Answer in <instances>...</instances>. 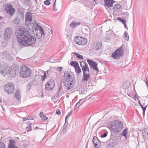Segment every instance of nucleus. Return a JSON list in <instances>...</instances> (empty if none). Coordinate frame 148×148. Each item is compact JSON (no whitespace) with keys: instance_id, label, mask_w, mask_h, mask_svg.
I'll use <instances>...</instances> for the list:
<instances>
[{"instance_id":"nucleus-1","label":"nucleus","mask_w":148,"mask_h":148,"mask_svg":"<svg viewBox=\"0 0 148 148\" xmlns=\"http://www.w3.org/2000/svg\"><path fill=\"white\" fill-rule=\"evenodd\" d=\"M16 34L17 41L21 46H31L35 42L36 40V37L32 36L27 29L25 27L20 28Z\"/></svg>"},{"instance_id":"nucleus-2","label":"nucleus","mask_w":148,"mask_h":148,"mask_svg":"<svg viewBox=\"0 0 148 148\" xmlns=\"http://www.w3.org/2000/svg\"><path fill=\"white\" fill-rule=\"evenodd\" d=\"M63 77L64 80L63 81L64 85L69 90L73 88L76 83L75 77L73 74H71L67 71L64 73Z\"/></svg>"},{"instance_id":"nucleus-3","label":"nucleus","mask_w":148,"mask_h":148,"mask_svg":"<svg viewBox=\"0 0 148 148\" xmlns=\"http://www.w3.org/2000/svg\"><path fill=\"white\" fill-rule=\"evenodd\" d=\"M108 126L110 130L115 133L120 132L123 128V123L118 120H114L109 122Z\"/></svg>"},{"instance_id":"nucleus-4","label":"nucleus","mask_w":148,"mask_h":148,"mask_svg":"<svg viewBox=\"0 0 148 148\" xmlns=\"http://www.w3.org/2000/svg\"><path fill=\"white\" fill-rule=\"evenodd\" d=\"M13 66L10 68H4L3 70L5 73L6 74H8L12 77H15L16 75L18 74L19 72V67L17 66Z\"/></svg>"},{"instance_id":"nucleus-5","label":"nucleus","mask_w":148,"mask_h":148,"mask_svg":"<svg viewBox=\"0 0 148 148\" xmlns=\"http://www.w3.org/2000/svg\"><path fill=\"white\" fill-rule=\"evenodd\" d=\"M31 73V70L28 66L25 65L22 66L20 72L21 77L25 78H27L30 76Z\"/></svg>"},{"instance_id":"nucleus-6","label":"nucleus","mask_w":148,"mask_h":148,"mask_svg":"<svg viewBox=\"0 0 148 148\" xmlns=\"http://www.w3.org/2000/svg\"><path fill=\"white\" fill-rule=\"evenodd\" d=\"M124 50L122 46H121L119 48L117 49L112 54L111 57L113 58L117 59L121 56H123Z\"/></svg>"},{"instance_id":"nucleus-7","label":"nucleus","mask_w":148,"mask_h":148,"mask_svg":"<svg viewBox=\"0 0 148 148\" xmlns=\"http://www.w3.org/2000/svg\"><path fill=\"white\" fill-rule=\"evenodd\" d=\"M4 88L8 94H12L14 91V85L13 83L9 82L4 85Z\"/></svg>"},{"instance_id":"nucleus-8","label":"nucleus","mask_w":148,"mask_h":148,"mask_svg":"<svg viewBox=\"0 0 148 148\" xmlns=\"http://www.w3.org/2000/svg\"><path fill=\"white\" fill-rule=\"evenodd\" d=\"M74 40L76 43L80 45H85L87 43V39L83 37L76 36L74 37Z\"/></svg>"},{"instance_id":"nucleus-9","label":"nucleus","mask_w":148,"mask_h":148,"mask_svg":"<svg viewBox=\"0 0 148 148\" xmlns=\"http://www.w3.org/2000/svg\"><path fill=\"white\" fill-rule=\"evenodd\" d=\"M88 66V64H86V65L81 68L83 71V77L82 81L84 82H87L90 78V75L87 74L86 71Z\"/></svg>"},{"instance_id":"nucleus-10","label":"nucleus","mask_w":148,"mask_h":148,"mask_svg":"<svg viewBox=\"0 0 148 148\" xmlns=\"http://www.w3.org/2000/svg\"><path fill=\"white\" fill-rule=\"evenodd\" d=\"M32 22V14L30 12H28L25 14V25L27 27L31 26Z\"/></svg>"},{"instance_id":"nucleus-11","label":"nucleus","mask_w":148,"mask_h":148,"mask_svg":"<svg viewBox=\"0 0 148 148\" xmlns=\"http://www.w3.org/2000/svg\"><path fill=\"white\" fill-rule=\"evenodd\" d=\"M13 34V30L10 27H8L4 31L3 38L5 40L10 39Z\"/></svg>"},{"instance_id":"nucleus-12","label":"nucleus","mask_w":148,"mask_h":148,"mask_svg":"<svg viewBox=\"0 0 148 148\" xmlns=\"http://www.w3.org/2000/svg\"><path fill=\"white\" fill-rule=\"evenodd\" d=\"M55 84V82L54 80L49 79L45 84V89L48 90H51L54 88Z\"/></svg>"},{"instance_id":"nucleus-13","label":"nucleus","mask_w":148,"mask_h":148,"mask_svg":"<svg viewBox=\"0 0 148 148\" xmlns=\"http://www.w3.org/2000/svg\"><path fill=\"white\" fill-rule=\"evenodd\" d=\"M87 61L91 68H92L93 70L97 72L99 71L98 68L97 67V62L93 61L90 59H88Z\"/></svg>"},{"instance_id":"nucleus-14","label":"nucleus","mask_w":148,"mask_h":148,"mask_svg":"<svg viewBox=\"0 0 148 148\" xmlns=\"http://www.w3.org/2000/svg\"><path fill=\"white\" fill-rule=\"evenodd\" d=\"M104 6L108 8L112 7L113 4L115 2L113 0H104Z\"/></svg>"},{"instance_id":"nucleus-15","label":"nucleus","mask_w":148,"mask_h":148,"mask_svg":"<svg viewBox=\"0 0 148 148\" xmlns=\"http://www.w3.org/2000/svg\"><path fill=\"white\" fill-rule=\"evenodd\" d=\"M92 142L96 148H99L97 146H99L101 145L100 141L96 136H94L92 139Z\"/></svg>"},{"instance_id":"nucleus-16","label":"nucleus","mask_w":148,"mask_h":148,"mask_svg":"<svg viewBox=\"0 0 148 148\" xmlns=\"http://www.w3.org/2000/svg\"><path fill=\"white\" fill-rule=\"evenodd\" d=\"M64 93L63 90L62 88V83L61 82L59 86V88L58 92L57 94L56 93L55 95L56 97H58L59 96H60Z\"/></svg>"},{"instance_id":"nucleus-17","label":"nucleus","mask_w":148,"mask_h":148,"mask_svg":"<svg viewBox=\"0 0 148 148\" xmlns=\"http://www.w3.org/2000/svg\"><path fill=\"white\" fill-rule=\"evenodd\" d=\"M9 141V143L7 148H18L14 145L16 142L15 140L13 139H10Z\"/></svg>"},{"instance_id":"nucleus-18","label":"nucleus","mask_w":148,"mask_h":148,"mask_svg":"<svg viewBox=\"0 0 148 148\" xmlns=\"http://www.w3.org/2000/svg\"><path fill=\"white\" fill-rule=\"evenodd\" d=\"M142 134L143 138L147 140L148 139V129L145 128L142 131Z\"/></svg>"},{"instance_id":"nucleus-19","label":"nucleus","mask_w":148,"mask_h":148,"mask_svg":"<svg viewBox=\"0 0 148 148\" xmlns=\"http://www.w3.org/2000/svg\"><path fill=\"white\" fill-rule=\"evenodd\" d=\"M36 24H34L32 23V29H34V30L35 32H37V31H38L40 29V27H41V26L39 25L38 24L36 23V21H35Z\"/></svg>"},{"instance_id":"nucleus-20","label":"nucleus","mask_w":148,"mask_h":148,"mask_svg":"<svg viewBox=\"0 0 148 148\" xmlns=\"http://www.w3.org/2000/svg\"><path fill=\"white\" fill-rule=\"evenodd\" d=\"M102 43L101 42H97L95 46H94V49L97 51L99 50L101 48Z\"/></svg>"},{"instance_id":"nucleus-21","label":"nucleus","mask_w":148,"mask_h":148,"mask_svg":"<svg viewBox=\"0 0 148 148\" xmlns=\"http://www.w3.org/2000/svg\"><path fill=\"white\" fill-rule=\"evenodd\" d=\"M81 24V23L80 22H78L77 23H76L75 21H72V23L70 25V27L72 28L76 27L77 26L80 25Z\"/></svg>"},{"instance_id":"nucleus-22","label":"nucleus","mask_w":148,"mask_h":148,"mask_svg":"<svg viewBox=\"0 0 148 148\" xmlns=\"http://www.w3.org/2000/svg\"><path fill=\"white\" fill-rule=\"evenodd\" d=\"M14 95L16 99L18 100L20 99L21 97V90L20 89H18Z\"/></svg>"},{"instance_id":"nucleus-23","label":"nucleus","mask_w":148,"mask_h":148,"mask_svg":"<svg viewBox=\"0 0 148 148\" xmlns=\"http://www.w3.org/2000/svg\"><path fill=\"white\" fill-rule=\"evenodd\" d=\"M4 9L6 12L12 7V5L10 3H6L4 5Z\"/></svg>"},{"instance_id":"nucleus-24","label":"nucleus","mask_w":148,"mask_h":148,"mask_svg":"<svg viewBox=\"0 0 148 148\" xmlns=\"http://www.w3.org/2000/svg\"><path fill=\"white\" fill-rule=\"evenodd\" d=\"M122 9V5L119 4H116L114 5L112 8L113 10L114 11L116 10L121 9Z\"/></svg>"},{"instance_id":"nucleus-25","label":"nucleus","mask_w":148,"mask_h":148,"mask_svg":"<svg viewBox=\"0 0 148 148\" xmlns=\"http://www.w3.org/2000/svg\"><path fill=\"white\" fill-rule=\"evenodd\" d=\"M13 23L14 24L18 25L21 23V19L18 17H17L13 21Z\"/></svg>"},{"instance_id":"nucleus-26","label":"nucleus","mask_w":148,"mask_h":148,"mask_svg":"<svg viewBox=\"0 0 148 148\" xmlns=\"http://www.w3.org/2000/svg\"><path fill=\"white\" fill-rule=\"evenodd\" d=\"M70 64L74 68L79 66V65L78 62L76 61H71L70 63Z\"/></svg>"},{"instance_id":"nucleus-27","label":"nucleus","mask_w":148,"mask_h":148,"mask_svg":"<svg viewBox=\"0 0 148 148\" xmlns=\"http://www.w3.org/2000/svg\"><path fill=\"white\" fill-rule=\"evenodd\" d=\"M27 123L28 125L27 126L26 128H29V129L27 131V132L32 131V125H33V126H34L33 124L31 123H29V122H28Z\"/></svg>"},{"instance_id":"nucleus-28","label":"nucleus","mask_w":148,"mask_h":148,"mask_svg":"<svg viewBox=\"0 0 148 148\" xmlns=\"http://www.w3.org/2000/svg\"><path fill=\"white\" fill-rule=\"evenodd\" d=\"M15 11V10L12 7V8H11L9 10H8L6 12L8 13H9L10 15L12 16L14 13Z\"/></svg>"},{"instance_id":"nucleus-29","label":"nucleus","mask_w":148,"mask_h":148,"mask_svg":"<svg viewBox=\"0 0 148 148\" xmlns=\"http://www.w3.org/2000/svg\"><path fill=\"white\" fill-rule=\"evenodd\" d=\"M128 129L127 128H125L122 132L121 133V135L123 136H124L125 138L126 139H127V130Z\"/></svg>"},{"instance_id":"nucleus-30","label":"nucleus","mask_w":148,"mask_h":148,"mask_svg":"<svg viewBox=\"0 0 148 148\" xmlns=\"http://www.w3.org/2000/svg\"><path fill=\"white\" fill-rule=\"evenodd\" d=\"M40 29L39 33H40L39 35V37H38V39L40 38L42 36H44L45 35L44 32L43 28L42 27H40Z\"/></svg>"},{"instance_id":"nucleus-31","label":"nucleus","mask_w":148,"mask_h":148,"mask_svg":"<svg viewBox=\"0 0 148 148\" xmlns=\"http://www.w3.org/2000/svg\"><path fill=\"white\" fill-rule=\"evenodd\" d=\"M32 86H36L38 84L37 81L35 79H33L32 81L29 82Z\"/></svg>"},{"instance_id":"nucleus-32","label":"nucleus","mask_w":148,"mask_h":148,"mask_svg":"<svg viewBox=\"0 0 148 148\" xmlns=\"http://www.w3.org/2000/svg\"><path fill=\"white\" fill-rule=\"evenodd\" d=\"M73 54L79 60H83L84 59L83 56L78 53L75 52L73 53Z\"/></svg>"},{"instance_id":"nucleus-33","label":"nucleus","mask_w":148,"mask_h":148,"mask_svg":"<svg viewBox=\"0 0 148 148\" xmlns=\"http://www.w3.org/2000/svg\"><path fill=\"white\" fill-rule=\"evenodd\" d=\"M110 143L111 144H112V145H113V146L114 147L115 145H117L118 143V142L117 140L116 139H114V140H112L111 141L110 140Z\"/></svg>"},{"instance_id":"nucleus-34","label":"nucleus","mask_w":148,"mask_h":148,"mask_svg":"<svg viewBox=\"0 0 148 148\" xmlns=\"http://www.w3.org/2000/svg\"><path fill=\"white\" fill-rule=\"evenodd\" d=\"M117 18L118 20L122 22L123 24H125L126 22V20H125L124 18L119 17H117Z\"/></svg>"},{"instance_id":"nucleus-35","label":"nucleus","mask_w":148,"mask_h":148,"mask_svg":"<svg viewBox=\"0 0 148 148\" xmlns=\"http://www.w3.org/2000/svg\"><path fill=\"white\" fill-rule=\"evenodd\" d=\"M124 38L126 40H129V36L128 35L127 32L126 31H125L124 33Z\"/></svg>"},{"instance_id":"nucleus-36","label":"nucleus","mask_w":148,"mask_h":148,"mask_svg":"<svg viewBox=\"0 0 148 148\" xmlns=\"http://www.w3.org/2000/svg\"><path fill=\"white\" fill-rule=\"evenodd\" d=\"M75 69V72L77 73H80L82 71L81 70L79 66H77V67H76Z\"/></svg>"},{"instance_id":"nucleus-37","label":"nucleus","mask_w":148,"mask_h":148,"mask_svg":"<svg viewBox=\"0 0 148 148\" xmlns=\"http://www.w3.org/2000/svg\"><path fill=\"white\" fill-rule=\"evenodd\" d=\"M42 72L44 73V75H43L41 76V79L42 81H45V78L47 77V74L46 73H45L44 71H42Z\"/></svg>"},{"instance_id":"nucleus-38","label":"nucleus","mask_w":148,"mask_h":148,"mask_svg":"<svg viewBox=\"0 0 148 148\" xmlns=\"http://www.w3.org/2000/svg\"><path fill=\"white\" fill-rule=\"evenodd\" d=\"M32 86V85L29 82L26 86V89L27 90V92H28V91L30 90Z\"/></svg>"},{"instance_id":"nucleus-39","label":"nucleus","mask_w":148,"mask_h":148,"mask_svg":"<svg viewBox=\"0 0 148 148\" xmlns=\"http://www.w3.org/2000/svg\"><path fill=\"white\" fill-rule=\"evenodd\" d=\"M81 103H79V102H78L75 105V106L74 107V109L75 110L77 109L81 105Z\"/></svg>"},{"instance_id":"nucleus-40","label":"nucleus","mask_w":148,"mask_h":148,"mask_svg":"<svg viewBox=\"0 0 148 148\" xmlns=\"http://www.w3.org/2000/svg\"><path fill=\"white\" fill-rule=\"evenodd\" d=\"M86 64H87L84 61H82L80 62V65L81 67L82 68L83 66L86 65Z\"/></svg>"},{"instance_id":"nucleus-41","label":"nucleus","mask_w":148,"mask_h":148,"mask_svg":"<svg viewBox=\"0 0 148 148\" xmlns=\"http://www.w3.org/2000/svg\"><path fill=\"white\" fill-rule=\"evenodd\" d=\"M114 146L112 145V144L110 143L108 144L107 145V148H112Z\"/></svg>"},{"instance_id":"nucleus-42","label":"nucleus","mask_w":148,"mask_h":148,"mask_svg":"<svg viewBox=\"0 0 148 148\" xmlns=\"http://www.w3.org/2000/svg\"><path fill=\"white\" fill-rule=\"evenodd\" d=\"M36 117L35 116H28L27 117V119L29 120H34L35 119Z\"/></svg>"},{"instance_id":"nucleus-43","label":"nucleus","mask_w":148,"mask_h":148,"mask_svg":"<svg viewBox=\"0 0 148 148\" xmlns=\"http://www.w3.org/2000/svg\"><path fill=\"white\" fill-rule=\"evenodd\" d=\"M44 3L45 5H48L50 4V2L49 0H47L44 1Z\"/></svg>"},{"instance_id":"nucleus-44","label":"nucleus","mask_w":148,"mask_h":148,"mask_svg":"<svg viewBox=\"0 0 148 148\" xmlns=\"http://www.w3.org/2000/svg\"><path fill=\"white\" fill-rule=\"evenodd\" d=\"M56 0H55V1L54 2V3L53 4V10L55 11H57V10L56 8Z\"/></svg>"},{"instance_id":"nucleus-45","label":"nucleus","mask_w":148,"mask_h":148,"mask_svg":"<svg viewBox=\"0 0 148 148\" xmlns=\"http://www.w3.org/2000/svg\"><path fill=\"white\" fill-rule=\"evenodd\" d=\"M72 111H70V112H69L67 114V115H66V117H65V119H67V118L68 117H69L71 115V114H72Z\"/></svg>"},{"instance_id":"nucleus-46","label":"nucleus","mask_w":148,"mask_h":148,"mask_svg":"<svg viewBox=\"0 0 148 148\" xmlns=\"http://www.w3.org/2000/svg\"><path fill=\"white\" fill-rule=\"evenodd\" d=\"M0 148H5V145L2 142H0Z\"/></svg>"},{"instance_id":"nucleus-47","label":"nucleus","mask_w":148,"mask_h":148,"mask_svg":"<svg viewBox=\"0 0 148 148\" xmlns=\"http://www.w3.org/2000/svg\"><path fill=\"white\" fill-rule=\"evenodd\" d=\"M107 136V133L106 132H105L104 133H103V134L101 135V137L102 138H103L104 137H106Z\"/></svg>"},{"instance_id":"nucleus-48","label":"nucleus","mask_w":148,"mask_h":148,"mask_svg":"<svg viewBox=\"0 0 148 148\" xmlns=\"http://www.w3.org/2000/svg\"><path fill=\"white\" fill-rule=\"evenodd\" d=\"M140 106L142 108L143 110H146L147 106V105H145L144 107L143 106H143L142 105H140Z\"/></svg>"},{"instance_id":"nucleus-49","label":"nucleus","mask_w":148,"mask_h":148,"mask_svg":"<svg viewBox=\"0 0 148 148\" xmlns=\"http://www.w3.org/2000/svg\"><path fill=\"white\" fill-rule=\"evenodd\" d=\"M41 118H42V120L44 121H46L48 119V118L46 116H43L41 117Z\"/></svg>"},{"instance_id":"nucleus-50","label":"nucleus","mask_w":148,"mask_h":148,"mask_svg":"<svg viewBox=\"0 0 148 148\" xmlns=\"http://www.w3.org/2000/svg\"><path fill=\"white\" fill-rule=\"evenodd\" d=\"M67 124H68V121H67V119H65V123H64V125H63V126L64 127H66L67 126Z\"/></svg>"},{"instance_id":"nucleus-51","label":"nucleus","mask_w":148,"mask_h":148,"mask_svg":"<svg viewBox=\"0 0 148 148\" xmlns=\"http://www.w3.org/2000/svg\"><path fill=\"white\" fill-rule=\"evenodd\" d=\"M66 127L63 126L62 132L64 134L66 132Z\"/></svg>"},{"instance_id":"nucleus-52","label":"nucleus","mask_w":148,"mask_h":148,"mask_svg":"<svg viewBox=\"0 0 148 148\" xmlns=\"http://www.w3.org/2000/svg\"><path fill=\"white\" fill-rule=\"evenodd\" d=\"M56 113L57 114L59 115H60L61 114V111L58 109L56 111Z\"/></svg>"},{"instance_id":"nucleus-53","label":"nucleus","mask_w":148,"mask_h":148,"mask_svg":"<svg viewBox=\"0 0 148 148\" xmlns=\"http://www.w3.org/2000/svg\"><path fill=\"white\" fill-rule=\"evenodd\" d=\"M123 88L125 89H126L128 87V86H127L126 85V84L125 83V84H123Z\"/></svg>"},{"instance_id":"nucleus-54","label":"nucleus","mask_w":148,"mask_h":148,"mask_svg":"<svg viewBox=\"0 0 148 148\" xmlns=\"http://www.w3.org/2000/svg\"><path fill=\"white\" fill-rule=\"evenodd\" d=\"M46 72L47 73V75H49L51 72V71H50V70H48L46 71Z\"/></svg>"},{"instance_id":"nucleus-55","label":"nucleus","mask_w":148,"mask_h":148,"mask_svg":"<svg viewBox=\"0 0 148 148\" xmlns=\"http://www.w3.org/2000/svg\"><path fill=\"white\" fill-rule=\"evenodd\" d=\"M62 69V67H60L57 68V70L59 72L61 71Z\"/></svg>"},{"instance_id":"nucleus-56","label":"nucleus","mask_w":148,"mask_h":148,"mask_svg":"<svg viewBox=\"0 0 148 148\" xmlns=\"http://www.w3.org/2000/svg\"><path fill=\"white\" fill-rule=\"evenodd\" d=\"M43 112H41L40 113V117H41L43 116H44Z\"/></svg>"},{"instance_id":"nucleus-57","label":"nucleus","mask_w":148,"mask_h":148,"mask_svg":"<svg viewBox=\"0 0 148 148\" xmlns=\"http://www.w3.org/2000/svg\"><path fill=\"white\" fill-rule=\"evenodd\" d=\"M87 74H89L90 75L89 69L88 67L87 70Z\"/></svg>"},{"instance_id":"nucleus-58","label":"nucleus","mask_w":148,"mask_h":148,"mask_svg":"<svg viewBox=\"0 0 148 148\" xmlns=\"http://www.w3.org/2000/svg\"><path fill=\"white\" fill-rule=\"evenodd\" d=\"M123 24L124 25V27L125 28H126V29L128 30V27L126 25V23H125V24Z\"/></svg>"},{"instance_id":"nucleus-59","label":"nucleus","mask_w":148,"mask_h":148,"mask_svg":"<svg viewBox=\"0 0 148 148\" xmlns=\"http://www.w3.org/2000/svg\"><path fill=\"white\" fill-rule=\"evenodd\" d=\"M4 23L3 22L1 23H0V28H1L3 26V24Z\"/></svg>"},{"instance_id":"nucleus-60","label":"nucleus","mask_w":148,"mask_h":148,"mask_svg":"<svg viewBox=\"0 0 148 148\" xmlns=\"http://www.w3.org/2000/svg\"><path fill=\"white\" fill-rule=\"evenodd\" d=\"M145 101L144 100H143L142 101V103L141 105H142L143 106H145Z\"/></svg>"},{"instance_id":"nucleus-61","label":"nucleus","mask_w":148,"mask_h":148,"mask_svg":"<svg viewBox=\"0 0 148 148\" xmlns=\"http://www.w3.org/2000/svg\"><path fill=\"white\" fill-rule=\"evenodd\" d=\"M27 118H23V122L27 120Z\"/></svg>"},{"instance_id":"nucleus-62","label":"nucleus","mask_w":148,"mask_h":148,"mask_svg":"<svg viewBox=\"0 0 148 148\" xmlns=\"http://www.w3.org/2000/svg\"><path fill=\"white\" fill-rule=\"evenodd\" d=\"M82 100L83 99H80L78 102H79V103H81V104H82L83 102Z\"/></svg>"},{"instance_id":"nucleus-63","label":"nucleus","mask_w":148,"mask_h":148,"mask_svg":"<svg viewBox=\"0 0 148 148\" xmlns=\"http://www.w3.org/2000/svg\"><path fill=\"white\" fill-rule=\"evenodd\" d=\"M146 81H147V77H146V76H145V79L144 80V81L145 82H146Z\"/></svg>"},{"instance_id":"nucleus-64","label":"nucleus","mask_w":148,"mask_h":148,"mask_svg":"<svg viewBox=\"0 0 148 148\" xmlns=\"http://www.w3.org/2000/svg\"><path fill=\"white\" fill-rule=\"evenodd\" d=\"M134 98L135 99H136V98H137V96H136V94H135L134 96Z\"/></svg>"}]
</instances>
